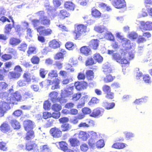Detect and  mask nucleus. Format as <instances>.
Instances as JSON below:
<instances>
[{"mask_svg": "<svg viewBox=\"0 0 152 152\" xmlns=\"http://www.w3.org/2000/svg\"><path fill=\"white\" fill-rule=\"evenodd\" d=\"M14 90L11 89L7 92L0 93V97L5 101H1L0 102V117L4 115L6 110L10 109V104H14L15 101H20L21 98L20 93L16 92L13 93Z\"/></svg>", "mask_w": 152, "mask_h": 152, "instance_id": "1", "label": "nucleus"}, {"mask_svg": "<svg viewBox=\"0 0 152 152\" xmlns=\"http://www.w3.org/2000/svg\"><path fill=\"white\" fill-rule=\"evenodd\" d=\"M108 53L112 54V58L117 62L121 64H127L129 63V61L126 59L124 58H122V54L121 53L118 52H114L113 50H108Z\"/></svg>", "mask_w": 152, "mask_h": 152, "instance_id": "2", "label": "nucleus"}, {"mask_svg": "<svg viewBox=\"0 0 152 152\" xmlns=\"http://www.w3.org/2000/svg\"><path fill=\"white\" fill-rule=\"evenodd\" d=\"M44 15L45 12L43 11H40L35 13L36 16H39L42 24L44 26L49 25L50 24V20Z\"/></svg>", "mask_w": 152, "mask_h": 152, "instance_id": "3", "label": "nucleus"}, {"mask_svg": "<svg viewBox=\"0 0 152 152\" xmlns=\"http://www.w3.org/2000/svg\"><path fill=\"white\" fill-rule=\"evenodd\" d=\"M140 24V28L142 31H145L152 30V22L150 21L145 22L143 21L139 22Z\"/></svg>", "mask_w": 152, "mask_h": 152, "instance_id": "4", "label": "nucleus"}, {"mask_svg": "<svg viewBox=\"0 0 152 152\" xmlns=\"http://www.w3.org/2000/svg\"><path fill=\"white\" fill-rule=\"evenodd\" d=\"M77 28V30L75 31V34L77 38L79 37L81 34H84L89 31L87 29L86 26L83 25H78Z\"/></svg>", "mask_w": 152, "mask_h": 152, "instance_id": "5", "label": "nucleus"}, {"mask_svg": "<svg viewBox=\"0 0 152 152\" xmlns=\"http://www.w3.org/2000/svg\"><path fill=\"white\" fill-rule=\"evenodd\" d=\"M36 29L37 31L39 33V35H42L43 36L50 35L52 32V30L50 28L45 29V27L43 26H39Z\"/></svg>", "mask_w": 152, "mask_h": 152, "instance_id": "6", "label": "nucleus"}, {"mask_svg": "<svg viewBox=\"0 0 152 152\" xmlns=\"http://www.w3.org/2000/svg\"><path fill=\"white\" fill-rule=\"evenodd\" d=\"M58 93L57 92L53 91L50 93L49 94L50 99L53 102H60V103H63L66 102V100L64 99V101H62V98L60 99L58 97Z\"/></svg>", "mask_w": 152, "mask_h": 152, "instance_id": "7", "label": "nucleus"}, {"mask_svg": "<svg viewBox=\"0 0 152 152\" xmlns=\"http://www.w3.org/2000/svg\"><path fill=\"white\" fill-rule=\"evenodd\" d=\"M23 124L25 129L26 131H29L32 130L35 126L34 123L29 120L25 121Z\"/></svg>", "mask_w": 152, "mask_h": 152, "instance_id": "8", "label": "nucleus"}, {"mask_svg": "<svg viewBox=\"0 0 152 152\" xmlns=\"http://www.w3.org/2000/svg\"><path fill=\"white\" fill-rule=\"evenodd\" d=\"M103 110L102 108H97L94 109L90 114V116L96 118L102 116L103 114Z\"/></svg>", "mask_w": 152, "mask_h": 152, "instance_id": "9", "label": "nucleus"}, {"mask_svg": "<svg viewBox=\"0 0 152 152\" xmlns=\"http://www.w3.org/2000/svg\"><path fill=\"white\" fill-rule=\"evenodd\" d=\"M72 87H69L64 90H61V95L62 97H66L72 95L73 92Z\"/></svg>", "mask_w": 152, "mask_h": 152, "instance_id": "10", "label": "nucleus"}, {"mask_svg": "<svg viewBox=\"0 0 152 152\" xmlns=\"http://www.w3.org/2000/svg\"><path fill=\"white\" fill-rule=\"evenodd\" d=\"M50 132L52 135L54 137L59 138L61 136V132L58 128H52L50 129Z\"/></svg>", "mask_w": 152, "mask_h": 152, "instance_id": "11", "label": "nucleus"}, {"mask_svg": "<svg viewBox=\"0 0 152 152\" xmlns=\"http://www.w3.org/2000/svg\"><path fill=\"white\" fill-rule=\"evenodd\" d=\"M113 5L116 8H121L126 6L124 0H115Z\"/></svg>", "mask_w": 152, "mask_h": 152, "instance_id": "12", "label": "nucleus"}, {"mask_svg": "<svg viewBox=\"0 0 152 152\" xmlns=\"http://www.w3.org/2000/svg\"><path fill=\"white\" fill-rule=\"evenodd\" d=\"M87 84V83L85 82H77L75 83V86L77 90H80L86 88Z\"/></svg>", "mask_w": 152, "mask_h": 152, "instance_id": "13", "label": "nucleus"}, {"mask_svg": "<svg viewBox=\"0 0 152 152\" xmlns=\"http://www.w3.org/2000/svg\"><path fill=\"white\" fill-rule=\"evenodd\" d=\"M89 133V135L91 137V139L89 140V144L90 145L91 143H92V144H93L95 142V140L98 138V136L96 133L93 131H91Z\"/></svg>", "mask_w": 152, "mask_h": 152, "instance_id": "14", "label": "nucleus"}, {"mask_svg": "<svg viewBox=\"0 0 152 152\" xmlns=\"http://www.w3.org/2000/svg\"><path fill=\"white\" fill-rule=\"evenodd\" d=\"M75 6V5L71 1H66L64 4V7L68 10L73 11Z\"/></svg>", "mask_w": 152, "mask_h": 152, "instance_id": "15", "label": "nucleus"}, {"mask_svg": "<svg viewBox=\"0 0 152 152\" xmlns=\"http://www.w3.org/2000/svg\"><path fill=\"white\" fill-rule=\"evenodd\" d=\"M60 79L58 78H55L53 81V85L52 86V89L55 90L56 89L59 88V84Z\"/></svg>", "mask_w": 152, "mask_h": 152, "instance_id": "16", "label": "nucleus"}, {"mask_svg": "<svg viewBox=\"0 0 152 152\" xmlns=\"http://www.w3.org/2000/svg\"><path fill=\"white\" fill-rule=\"evenodd\" d=\"M39 149L40 152H52L51 148L47 144L41 145Z\"/></svg>", "mask_w": 152, "mask_h": 152, "instance_id": "17", "label": "nucleus"}, {"mask_svg": "<svg viewBox=\"0 0 152 152\" xmlns=\"http://www.w3.org/2000/svg\"><path fill=\"white\" fill-rule=\"evenodd\" d=\"M21 42V41L19 39L12 37L10 39L9 43L12 46H14L18 45Z\"/></svg>", "mask_w": 152, "mask_h": 152, "instance_id": "18", "label": "nucleus"}, {"mask_svg": "<svg viewBox=\"0 0 152 152\" xmlns=\"http://www.w3.org/2000/svg\"><path fill=\"white\" fill-rule=\"evenodd\" d=\"M127 145L126 144L123 143L116 142L113 144L112 148L117 149H121L125 147Z\"/></svg>", "mask_w": 152, "mask_h": 152, "instance_id": "19", "label": "nucleus"}, {"mask_svg": "<svg viewBox=\"0 0 152 152\" xmlns=\"http://www.w3.org/2000/svg\"><path fill=\"white\" fill-rule=\"evenodd\" d=\"M81 53L86 56H88L91 54V50L90 48L87 46H83L80 48Z\"/></svg>", "mask_w": 152, "mask_h": 152, "instance_id": "20", "label": "nucleus"}, {"mask_svg": "<svg viewBox=\"0 0 152 152\" xmlns=\"http://www.w3.org/2000/svg\"><path fill=\"white\" fill-rule=\"evenodd\" d=\"M88 134L83 131L80 132L78 134L79 138L83 141H86L88 139Z\"/></svg>", "mask_w": 152, "mask_h": 152, "instance_id": "21", "label": "nucleus"}, {"mask_svg": "<svg viewBox=\"0 0 152 152\" xmlns=\"http://www.w3.org/2000/svg\"><path fill=\"white\" fill-rule=\"evenodd\" d=\"M99 41L97 39L91 40L89 43L90 46L96 50L98 46Z\"/></svg>", "mask_w": 152, "mask_h": 152, "instance_id": "22", "label": "nucleus"}, {"mask_svg": "<svg viewBox=\"0 0 152 152\" xmlns=\"http://www.w3.org/2000/svg\"><path fill=\"white\" fill-rule=\"evenodd\" d=\"M69 14L65 10H63L60 11V13L58 14L59 17L62 19H64L65 17H69Z\"/></svg>", "mask_w": 152, "mask_h": 152, "instance_id": "23", "label": "nucleus"}, {"mask_svg": "<svg viewBox=\"0 0 152 152\" xmlns=\"http://www.w3.org/2000/svg\"><path fill=\"white\" fill-rule=\"evenodd\" d=\"M122 43L123 47L126 48H131L130 41L127 39L125 38V39H124L123 41H122Z\"/></svg>", "mask_w": 152, "mask_h": 152, "instance_id": "24", "label": "nucleus"}, {"mask_svg": "<svg viewBox=\"0 0 152 152\" xmlns=\"http://www.w3.org/2000/svg\"><path fill=\"white\" fill-rule=\"evenodd\" d=\"M103 106L107 110H109L113 108L115 106V104L113 102L109 103L105 102L103 103Z\"/></svg>", "mask_w": 152, "mask_h": 152, "instance_id": "25", "label": "nucleus"}, {"mask_svg": "<svg viewBox=\"0 0 152 152\" xmlns=\"http://www.w3.org/2000/svg\"><path fill=\"white\" fill-rule=\"evenodd\" d=\"M58 145L57 144L58 146L59 145V147L61 149L65 151L67 148V144L65 142L62 141L57 143Z\"/></svg>", "mask_w": 152, "mask_h": 152, "instance_id": "26", "label": "nucleus"}, {"mask_svg": "<svg viewBox=\"0 0 152 152\" xmlns=\"http://www.w3.org/2000/svg\"><path fill=\"white\" fill-rule=\"evenodd\" d=\"M10 129V126L8 124L4 123L0 127V129L3 132H7Z\"/></svg>", "mask_w": 152, "mask_h": 152, "instance_id": "27", "label": "nucleus"}, {"mask_svg": "<svg viewBox=\"0 0 152 152\" xmlns=\"http://www.w3.org/2000/svg\"><path fill=\"white\" fill-rule=\"evenodd\" d=\"M10 123L12 127L15 129H19L20 127V123L16 120H12L11 121Z\"/></svg>", "mask_w": 152, "mask_h": 152, "instance_id": "28", "label": "nucleus"}, {"mask_svg": "<svg viewBox=\"0 0 152 152\" xmlns=\"http://www.w3.org/2000/svg\"><path fill=\"white\" fill-rule=\"evenodd\" d=\"M94 29L95 31L99 33L106 32L107 31L106 27L102 26H96L95 27Z\"/></svg>", "mask_w": 152, "mask_h": 152, "instance_id": "29", "label": "nucleus"}, {"mask_svg": "<svg viewBox=\"0 0 152 152\" xmlns=\"http://www.w3.org/2000/svg\"><path fill=\"white\" fill-rule=\"evenodd\" d=\"M49 46L50 47L55 49L59 47V44L58 42L54 39L50 42Z\"/></svg>", "mask_w": 152, "mask_h": 152, "instance_id": "30", "label": "nucleus"}, {"mask_svg": "<svg viewBox=\"0 0 152 152\" xmlns=\"http://www.w3.org/2000/svg\"><path fill=\"white\" fill-rule=\"evenodd\" d=\"M27 132L26 137V140H29L30 139L34 138V133L32 130Z\"/></svg>", "mask_w": 152, "mask_h": 152, "instance_id": "31", "label": "nucleus"}, {"mask_svg": "<svg viewBox=\"0 0 152 152\" xmlns=\"http://www.w3.org/2000/svg\"><path fill=\"white\" fill-rule=\"evenodd\" d=\"M69 141L71 145L72 146H77L79 144V141L76 138H71L70 139Z\"/></svg>", "mask_w": 152, "mask_h": 152, "instance_id": "32", "label": "nucleus"}, {"mask_svg": "<svg viewBox=\"0 0 152 152\" xmlns=\"http://www.w3.org/2000/svg\"><path fill=\"white\" fill-rule=\"evenodd\" d=\"M51 108L53 111L58 112L61 110L62 107L60 104L55 103L52 105Z\"/></svg>", "mask_w": 152, "mask_h": 152, "instance_id": "33", "label": "nucleus"}, {"mask_svg": "<svg viewBox=\"0 0 152 152\" xmlns=\"http://www.w3.org/2000/svg\"><path fill=\"white\" fill-rule=\"evenodd\" d=\"M23 77L25 79L26 82L27 84H29L31 81L30 74L28 72L25 73L23 75Z\"/></svg>", "mask_w": 152, "mask_h": 152, "instance_id": "34", "label": "nucleus"}, {"mask_svg": "<svg viewBox=\"0 0 152 152\" xmlns=\"http://www.w3.org/2000/svg\"><path fill=\"white\" fill-rule=\"evenodd\" d=\"M106 31L104 35L105 37L110 41H113L114 40V38L113 35L110 32L107 31Z\"/></svg>", "mask_w": 152, "mask_h": 152, "instance_id": "35", "label": "nucleus"}, {"mask_svg": "<svg viewBox=\"0 0 152 152\" xmlns=\"http://www.w3.org/2000/svg\"><path fill=\"white\" fill-rule=\"evenodd\" d=\"M94 58L99 63L102 61L103 58L99 53H96L94 55Z\"/></svg>", "mask_w": 152, "mask_h": 152, "instance_id": "36", "label": "nucleus"}, {"mask_svg": "<svg viewBox=\"0 0 152 152\" xmlns=\"http://www.w3.org/2000/svg\"><path fill=\"white\" fill-rule=\"evenodd\" d=\"M61 127L62 131H66L71 129V126L69 124L66 123L62 125Z\"/></svg>", "mask_w": 152, "mask_h": 152, "instance_id": "37", "label": "nucleus"}, {"mask_svg": "<svg viewBox=\"0 0 152 152\" xmlns=\"http://www.w3.org/2000/svg\"><path fill=\"white\" fill-rule=\"evenodd\" d=\"M148 99V97L145 96L143 98L136 99L135 101L134 102V103L135 104H139L141 102H146Z\"/></svg>", "mask_w": 152, "mask_h": 152, "instance_id": "38", "label": "nucleus"}, {"mask_svg": "<svg viewBox=\"0 0 152 152\" xmlns=\"http://www.w3.org/2000/svg\"><path fill=\"white\" fill-rule=\"evenodd\" d=\"M10 18L12 20V21L13 23V26L15 28V30L16 31L19 32L23 31V29L21 28L20 25H17L15 26L14 21L13 20L12 18V17H10Z\"/></svg>", "mask_w": 152, "mask_h": 152, "instance_id": "39", "label": "nucleus"}, {"mask_svg": "<svg viewBox=\"0 0 152 152\" xmlns=\"http://www.w3.org/2000/svg\"><path fill=\"white\" fill-rule=\"evenodd\" d=\"M99 7L101 8L102 9L108 11H110L112 10L110 6H107L104 3H102L100 4L99 5Z\"/></svg>", "mask_w": 152, "mask_h": 152, "instance_id": "40", "label": "nucleus"}, {"mask_svg": "<svg viewBox=\"0 0 152 152\" xmlns=\"http://www.w3.org/2000/svg\"><path fill=\"white\" fill-rule=\"evenodd\" d=\"M92 14L93 16L96 17H98L100 16L101 13L97 10L93 8L92 10Z\"/></svg>", "mask_w": 152, "mask_h": 152, "instance_id": "41", "label": "nucleus"}, {"mask_svg": "<svg viewBox=\"0 0 152 152\" xmlns=\"http://www.w3.org/2000/svg\"><path fill=\"white\" fill-rule=\"evenodd\" d=\"M103 72L105 73H110L112 72V69L109 66L104 65L103 66Z\"/></svg>", "mask_w": 152, "mask_h": 152, "instance_id": "42", "label": "nucleus"}, {"mask_svg": "<svg viewBox=\"0 0 152 152\" xmlns=\"http://www.w3.org/2000/svg\"><path fill=\"white\" fill-rule=\"evenodd\" d=\"M126 138L127 140H129L134 136V133L127 132H124Z\"/></svg>", "mask_w": 152, "mask_h": 152, "instance_id": "43", "label": "nucleus"}, {"mask_svg": "<svg viewBox=\"0 0 152 152\" xmlns=\"http://www.w3.org/2000/svg\"><path fill=\"white\" fill-rule=\"evenodd\" d=\"M114 78V77H113L110 75H109L104 77V80L106 83L109 82L113 81Z\"/></svg>", "mask_w": 152, "mask_h": 152, "instance_id": "44", "label": "nucleus"}, {"mask_svg": "<svg viewBox=\"0 0 152 152\" xmlns=\"http://www.w3.org/2000/svg\"><path fill=\"white\" fill-rule=\"evenodd\" d=\"M65 47L67 49L71 50L75 48V46L73 43L71 42H68L66 44Z\"/></svg>", "mask_w": 152, "mask_h": 152, "instance_id": "45", "label": "nucleus"}, {"mask_svg": "<svg viewBox=\"0 0 152 152\" xmlns=\"http://www.w3.org/2000/svg\"><path fill=\"white\" fill-rule=\"evenodd\" d=\"M10 75L12 78H18L21 75V73L19 72H10Z\"/></svg>", "mask_w": 152, "mask_h": 152, "instance_id": "46", "label": "nucleus"}, {"mask_svg": "<svg viewBox=\"0 0 152 152\" xmlns=\"http://www.w3.org/2000/svg\"><path fill=\"white\" fill-rule=\"evenodd\" d=\"M27 47V45L25 43H22L18 47V48L20 50L25 51Z\"/></svg>", "mask_w": 152, "mask_h": 152, "instance_id": "47", "label": "nucleus"}, {"mask_svg": "<svg viewBox=\"0 0 152 152\" xmlns=\"http://www.w3.org/2000/svg\"><path fill=\"white\" fill-rule=\"evenodd\" d=\"M87 77L89 80H92L94 77V73L91 70H88L86 72Z\"/></svg>", "mask_w": 152, "mask_h": 152, "instance_id": "48", "label": "nucleus"}, {"mask_svg": "<svg viewBox=\"0 0 152 152\" xmlns=\"http://www.w3.org/2000/svg\"><path fill=\"white\" fill-rule=\"evenodd\" d=\"M50 103L48 100H46L44 102L43 104L44 108L45 110H48L50 109Z\"/></svg>", "mask_w": 152, "mask_h": 152, "instance_id": "49", "label": "nucleus"}, {"mask_svg": "<svg viewBox=\"0 0 152 152\" xmlns=\"http://www.w3.org/2000/svg\"><path fill=\"white\" fill-rule=\"evenodd\" d=\"M129 36L130 39H135L137 37L138 35L136 32L132 31L129 33Z\"/></svg>", "mask_w": 152, "mask_h": 152, "instance_id": "50", "label": "nucleus"}, {"mask_svg": "<svg viewBox=\"0 0 152 152\" xmlns=\"http://www.w3.org/2000/svg\"><path fill=\"white\" fill-rule=\"evenodd\" d=\"M104 145V142L103 140H99L97 142L96 146L98 148H102L103 147Z\"/></svg>", "mask_w": 152, "mask_h": 152, "instance_id": "51", "label": "nucleus"}, {"mask_svg": "<svg viewBox=\"0 0 152 152\" xmlns=\"http://www.w3.org/2000/svg\"><path fill=\"white\" fill-rule=\"evenodd\" d=\"M151 78L148 75L144 76L143 77V80L145 83H150L151 81L150 79Z\"/></svg>", "mask_w": 152, "mask_h": 152, "instance_id": "52", "label": "nucleus"}, {"mask_svg": "<svg viewBox=\"0 0 152 152\" xmlns=\"http://www.w3.org/2000/svg\"><path fill=\"white\" fill-rule=\"evenodd\" d=\"M48 76L51 77H56L58 76L56 70H51L48 74Z\"/></svg>", "mask_w": 152, "mask_h": 152, "instance_id": "53", "label": "nucleus"}, {"mask_svg": "<svg viewBox=\"0 0 152 152\" xmlns=\"http://www.w3.org/2000/svg\"><path fill=\"white\" fill-rule=\"evenodd\" d=\"M80 148L82 151L84 152L86 151L88 149V145L85 143H83L81 145Z\"/></svg>", "mask_w": 152, "mask_h": 152, "instance_id": "54", "label": "nucleus"}, {"mask_svg": "<svg viewBox=\"0 0 152 152\" xmlns=\"http://www.w3.org/2000/svg\"><path fill=\"white\" fill-rule=\"evenodd\" d=\"M32 63L34 64H38L39 61V58L36 56H34L31 59Z\"/></svg>", "mask_w": 152, "mask_h": 152, "instance_id": "55", "label": "nucleus"}, {"mask_svg": "<svg viewBox=\"0 0 152 152\" xmlns=\"http://www.w3.org/2000/svg\"><path fill=\"white\" fill-rule=\"evenodd\" d=\"M147 39L142 36H139L138 37L137 42L138 43H142L145 42Z\"/></svg>", "mask_w": 152, "mask_h": 152, "instance_id": "56", "label": "nucleus"}, {"mask_svg": "<svg viewBox=\"0 0 152 152\" xmlns=\"http://www.w3.org/2000/svg\"><path fill=\"white\" fill-rule=\"evenodd\" d=\"M3 60L7 61L11 59L12 58V56L10 54H4L1 57Z\"/></svg>", "mask_w": 152, "mask_h": 152, "instance_id": "57", "label": "nucleus"}, {"mask_svg": "<svg viewBox=\"0 0 152 152\" xmlns=\"http://www.w3.org/2000/svg\"><path fill=\"white\" fill-rule=\"evenodd\" d=\"M13 27V25L12 26L11 24H8L6 26V31L5 33L8 34L11 31L12 27Z\"/></svg>", "mask_w": 152, "mask_h": 152, "instance_id": "58", "label": "nucleus"}, {"mask_svg": "<svg viewBox=\"0 0 152 152\" xmlns=\"http://www.w3.org/2000/svg\"><path fill=\"white\" fill-rule=\"evenodd\" d=\"M35 146H36V144L29 143L26 145V148L28 150L30 151L31 149H33L34 147Z\"/></svg>", "mask_w": 152, "mask_h": 152, "instance_id": "59", "label": "nucleus"}, {"mask_svg": "<svg viewBox=\"0 0 152 152\" xmlns=\"http://www.w3.org/2000/svg\"><path fill=\"white\" fill-rule=\"evenodd\" d=\"M102 90L104 91L106 93H107L111 91L110 87L107 85H104L102 87Z\"/></svg>", "mask_w": 152, "mask_h": 152, "instance_id": "60", "label": "nucleus"}, {"mask_svg": "<svg viewBox=\"0 0 152 152\" xmlns=\"http://www.w3.org/2000/svg\"><path fill=\"white\" fill-rule=\"evenodd\" d=\"M48 72L45 71L43 69H41L40 70V76L44 78L45 77L46 74Z\"/></svg>", "mask_w": 152, "mask_h": 152, "instance_id": "61", "label": "nucleus"}, {"mask_svg": "<svg viewBox=\"0 0 152 152\" xmlns=\"http://www.w3.org/2000/svg\"><path fill=\"white\" fill-rule=\"evenodd\" d=\"M13 63L12 62L10 61L6 62L5 63V69L6 70L10 68L12 65L13 64Z\"/></svg>", "mask_w": 152, "mask_h": 152, "instance_id": "62", "label": "nucleus"}, {"mask_svg": "<svg viewBox=\"0 0 152 152\" xmlns=\"http://www.w3.org/2000/svg\"><path fill=\"white\" fill-rule=\"evenodd\" d=\"M53 4L55 7H58L61 4V0H53Z\"/></svg>", "mask_w": 152, "mask_h": 152, "instance_id": "63", "label": "nucleus"}, {"mask_svg": "<svg viewBox=\"0 0 152 152\" xmlns=\"http://www.w3.org/2000/svg\"><path fill=\"white\" fill-rule=\"evenodd\" d=\"M82 112L84 114H89L91 113V110L88 107H85L82 109Z\"/></svg>", "mask_w": 152, "mask_h": 152, "instance_id": "64", "label": "nucleus"}]
</instances>
